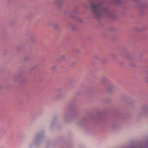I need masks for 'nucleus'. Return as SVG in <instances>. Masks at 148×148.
I'll return each instance as SVG.
<instances>
[{
	"mask_svg": "<svg viewBox=\"0 0 148 148\" xmlns=\"http://www.w3.org/2000/svg\"><path fill=\"white\" fill-rule=\"evenodd\" d=\"M91 6L95 14H98L101 10V6L100 4H92Z\"/></svg>",
	"mask_w": 148,
	"mask_h": 148,
	"instance_id": "nucleus-1",
	"label": "nucleus"
}]
</instances>
